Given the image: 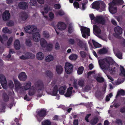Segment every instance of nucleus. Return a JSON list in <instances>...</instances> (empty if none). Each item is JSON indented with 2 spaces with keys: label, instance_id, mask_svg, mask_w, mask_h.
I'll return each mask as SVG.
<instances>
[{
  "label": "nucleus",
  "instance_id": "nucleus-1",
  "mask_svg": "<svg viewBox=\"0 0 125 125\" xmlns=\"http://www.w3.org/2000/svg\"><path fill=\"white\" fill-rule=\"evenodd\" d=\"M24 29L26 33L30 34H33L32 37L34 41L36 42L39 41L40 37V33L38 32L34 33L37 30L36 26L33 25H27L25 27Z\"/></svg>",
  "mask_w": 125,
  "mask_h": 125
},
{
  "label": "nucleus",
  "instance_id": "nucleus-2",
  "mask_svg": "<svg viewBox=\"0 0 125 125\" xmlns=\"http://www.w3.org/2000/svg\"><path fill=\"white\" fill-rule=\"evenodd\" d=\"M99 64L101 69L103 70H108L110 68V65L114 64L112 59L105 58L98 61Z\"/></svg>",
  "mask_w": 125,
  "mask_h": 125
},
{
  "label": "nucleus",
  "instance_id": "nucleus-3",
  "mask_svg": "<svg viewBox=\"0 0 125 125\" xmlns=\"http://www.w3.org/2000/svg\"><path fill=\"white\" fill-rule=\"evenodd\" d=\"M114 30L115 33L113 34L114 36L117 38L120 39V35L122 33V29L120 27L117 26L115 28Z\"/></svg>",
  "mask_w": 125,
  "mask_h": 125
},
{
  "label": "nucleus",
  "instance_id": "nucleus-4",
  "mask_svg": "<svg viewBox=\"0 0 125 125\" xmlns=\"http://www.w3.org/2000/svg\"><path fill=\"white\" fill-rule=\"evenodd\" d=\"M65 69L67 74H70L72 73L73 71V65L68 62H66L65 64Z\"/></svg>",
  "mask_w": 125,
  "mask_h": 125
},
{
  "label": "nucleus",
  "instance_id": "nucleus-5",
  "mask_svg": "<svg viewBox=\"0 0 125 125\" xmlns=\"http://www.w3.org/2000/svg\"><path fill=\"white\" fill-rule=\"evenodd\" d=\"M0 83L4 89L7 88V81L5 76L3 74H0Z\"/></svg>",
  "mask_w": 125,
  "mask_h": 125
},
{
  "label": "nucleus",
  "instance_id": "nucleus-6",
  "mask_svg": "<svg viewBox=\"0 0 125 125\" xmlns=\"http://www.w3.org/2000/svg\"><path fill=\"white\" fill-rule=\"evenodd\" d=\"M25 56L22 55L20 57L21 59L23 60L28 59H33L35 57V55L34 54L30 52L26 53Z\"/></svg>",
  "mask_w": 125,
  "mask_h": 125
},
{
  "label": "nucleus",
  "instance_id": "nucleus-7",
  "mask_svg": "<svg viewBox=\"0 0 125 125\" xmlns=\"http://www.w3.org/2000/svg\"><path fill=\"white\" fill-rule=\"evenodd\" d=\"M36 87L39 88L38 91L42 90L44 88V84L42 81L41 80H39L34 83Z\"/></svg>",
  "mask_w": 125,
  "mask_h": 125
},
{
  "label": "nucleus",
  "instance_id": "nucleus-8",
  "mask_svg": "<svg viewBox=\"0 0 125 125\" xmlns=\"http://www.w3.org/2000/svg\"><path fill=\"white\" fill-rule=\"evenodd\" d=\"M19 8L20 9L25 10L28 8V5L27 3L24 1L20 2L18 5Z\"/></svg>",
  "mask_w": 125,
  "mask_h": 125
},
{
  "label": "nucleus",
  "instance_id": "nucleus-9",
  "mask_svg": "<svg viewBox=\"0 0 125 125\" xmlns=\"http://www.w3.org/2000/svg\"><path fill=\"white\" fill-rule=\"evenodd\" d=\"M10 14L8 10H5L3 13L2 18L4 21H7L9 20L10 18Z\"/></svg>",
  "mask_w": 125,
  "mask_h": 125
},
{
  "label": "nucleus",
  "instance_id": "nucleus-10",
  "mask_svg": "<svg viewBox=\"0 0 125 125\" xmlns=\"http://www.w3.org/2000/svg\"><path fill=\"white\" fill-rule=\"evenodd\" d=\"M109 10L110 12L112 14L116 13L117 11V8L114 6L113 3H109Z\"/></svg>",
  "mask_w": 125,
  "mask_h": 125
},
{
  "label": "nucleus",
  "instance_id": "nucleus-11",
  "mask_svg": "<svg viewBox=\"0 0 125 125\" xmlns=\"http://www.w3.org/2000/svg\"><path fill=\"white\" fill-rule=\"evenodd\" d=\"M95 21L98 23L102 25H104L105 23V21L104 19L100 16L97 17L94 20Z\"/></svg>",
  "mask_w": 125,
  "mask_h": 125
},
{
  "label": "nucleus",
  "instance_id": "nucleus-12",
  "mask_svg": "<svg viewBox=\"0 0 125 125\" xmlns=\"http://www.w3.org/2000/svg\"><path fill=\"white\" fill-rule=\"evenodd\" d=\"M57 26L59 30L62 31L66 29V25L64 23L62 22H59L58 23Z\"/></svg>",
  "mask_w": 125,
  "mask_h": 125
},
{
  "label": "nucleus",
  "instance_id": "nucleus-13",
  "mask_svg": "<svg viewBox=\"0 0 125 125\" xmlns=\"http://www.w3.org/2000/svg\"><path fill=\"white\" fill-rule=\"evenodd\" d=\"M81 33H86L88 36H90V29L89 28L81 26Z\"/></svg>",
  "mask_w": 125,
  "mask_h": 125
},
{
  "label": "nucleus",
  "instance_id": "nucleus-14",
  "mask_svg": "<svg viewBox=\"0 0 125 125\" xmlns=\"http://www.w3.org/2000/svg\"><path fill=\"white\" fill-rule=\"evenodd\" d=\"M18 78L20 81H24L27 79V76L25 72H22L19 74Z\"/></svg>",
  "mask_w": 125,
  "mask_h": 125
},
{
  "label": "nucleus",
  "instance_id": "nucleus-15",
  "mask_svg": "<svg viewBox=\"0 0 125 125\" xmlns=\"http://www.w3.org/2000/svg\"><path fill=\"white\" fill-rule=\"evenodd\" d=\"M100 4L99 1H97L94 2L92 4V8L95 9L97 10H99L100 8Z\"/></svg>",
  "mask_w": 125,
  "mask_h": 125
},
{
  "label": "nucleus",
  "instance_id": "nucleus-16",
  "mask_svg": "<svg viewBox=\"0 0 125 125\" xmlns=\"http://www.w3.org/2000/svg\"><path fill=\"white\" fill-rule=\"evenodd\" d=\"M13 81L14 82L15 88L17 90L22 88L20 82L16 79H14Z\"/></svg>",
  "mask_w": 125,
  "mask_h": 125
},
{
  "label": "nucleus",
  "instance_id": "nucleus-17",
  "mask_svg": "<svg viewBox=\"0 0 125 125\" xmlns=\"http://www.w3.org/2000/svg\"><path fill=\"white\" fill-rule=\"evenodd\" d=\"M95 96L99 100H102L104 97V95L100 91H98L96 93Z\"/></svg>",
  "mask_w": 125,
  "mask_h": 125
},
{
  "label": "nucleus",
  "instance_id": "nucleus-18",
  "mask_svg": "<svg viewBox=\"0 0 125 125\" xmlns=\"http://www.w3.org/2000/svg\"><path fill=\"white\" fill-rule=\"evenodd\" d=\"M93 30L97 34H100L101 33V31L100 28L96 25H93Z\"/></svg>",
  "mask_w": 125,
  "mask_h": 125
},
{
  "label": "nucleus",
  "instance_id": "nucleus-19",
  "mask_svg": "<svg viewBox=\"0 0 125 125\" xmlns=\"http://www.w3.org/2000/svg\"><path fill=\"white\" fill-rule=\"evenodd\" d=\"M37 113V115L41 117L45 116L46 115V110H39Z\"/></svg>",
  "mask_w": 125,
  "mask_h": 125
},
{
  "label": "nucleus",
  "instance_id": "nucleus-20",
  "mask_svg": "<svg viewBox=\"0 0 125 125\" xmlns=\"http://www.w3.org/2000/svg\"><path fill=\"white\" fill-rule=\"evenodd\" d=\"M66 86L65 85L60 87L58 90L59 94L61 95H63L65 92V90H66Z\"/></svg>",
  "mask_w": 125,
  "mask_h": 125
},
{
  "label": "nucleus",
  "instance_id": "nucleus-21",
  "mask_svg": "<svg viewBox=\"0 0 125 125\" xmlns=\"http://www.w3.org/2000/svg\"><path fill=\"white\" fill-rule=\"evenodd\" d=\"M14 46L15 49L16 50H18L20 49L21 45L20 41L19 40H17L15 41Z\"/></svg>",
  "mask_w": 125,
  "mask_h": 125
},
{
  "label": "nucleus",
  "instance_id": "nucleus-22",
  "mask_svg": "<svg viewBox=\"0 0 125 125\" xmlns=\"http://www.w3.org/2000/svg\"><path fill=\"white\" fill-rule=\"evenodd\" d=\"M56 71L58 74H61L62 72L63 69L62 66L60 65H58L56 66Z\"/></svg>",
  "mask_w": 125,
  "mask_h": 125
},
{
  "label": "nucleus",
  "instance_id": "nucleus-23",
  "mask_svg": "<svg viewBox=\"0 0 125 125\" xmlns=\"http://www.w3.org/2000/svg\"><path fill=\"white\" fill-rule=\"evenodd\" d=\"M26 45L28 47H30L32 45V43L31 40L30 39H26L25 42Z\"/></svg>",
  "mask_w": 125,
  "mask_h": 125
},
{
  "label": "nucleus",
  "instance_id": "nucleus-24",
  "mask_svg": "<svg viewBox=\"0 0 125 125\" xmlns=\"http://www.w3.org/2000/svg\"><path fill=\"white\" fill-rule=\"evenodd\" d=\"M40 44L41 46L43 47H45L47 44L46 41L44 38H42L40 40Z\"/></svg>",
  "mask_w": 125,
  "mask_h": 125
},
{
  "label": "nucleus",
  "instance_id": "nucleus-25",
  "mask_svg": "<svg viewBox=\"0 0 125 125\" xmlns=\"http://www.w3.org/2000/svg\"><path fill=\"white\" fill-rule=\"evenodd\" d=\"M35 88L32 87L31 88L29 89L28 94L30 96L33 95L35 94Z\"/></svg>",
  "mask_w": 125,
  "mask_h": 125
},
{
  "label": "nucleus",
  "instance_id": "nucleus-26",
  "mask_svg": "<svg viewBox=\"0 0 125 125\" xmlns=\"http://www.w3.org/2000/svg\"><path fill=\"white\" fill-rule=\"evenodd\" d=\"M37 58L39 60H42L44 58L43 54L41 52H38L37 54Z\"/></svg>",
  "mask_w": 125,
  "mask_h": 125
},
{
  "label": "nucleus",
  "instance_id": "nucleus-27",
  "mask_svg": "<svg viewBox=\"0 0 125 125\" xmlns=\"http://www.w3.org/2000/svg\"><path fill=\"white\" fill-rule=\"evenodd\" d=\"M99 119L97 117H94L91 121V124L92 125H95L98 122Z\"/></svg>",
  "mask_w": 125,
  "mask_h": 125
},
{
  "label": "nucleus",
  "instance_id": "nucleus-28",
  "mask_svg": "<svg viewBox=\"0 0 125 125\" xmlns=\"http://www.w3.org/2000/svg\"><path fill=\"white\" fill-rule=\"evenodd\" d=\"M108 52L106 49V48H103L102 49H100L98 51V53L100 54H104Z\"/></svg>",
  "mask_w": 125,
  "mask_h": 125
},
{
  "label": "nucleus",
  "instance_id": "nucleus-29",
  "mask_svg": "<svg viewBox=\"0 0 125 125\" xmlns=\"http://www.w3.org/2000/svg\"><path fill=\"white\" fill-rule=\"evenodd\" d=\"M113 3L114 4L122 5L124 3L122 0H113Z\"/></svg>",
  "mask_w": 125,
  "mask_h": 125
},
{
  "label": "nucleus",
  "instance_id": "nucleus-30",
  "mask_svg": "<svg viewBox=\"0 0 125 125\" xmlns=\"http://www.w3.org/2000/svg\"><path fill=\"white\" fill-rule=\"evenodd\" d=\"M44 11H42V15L44 17H45V18H47L48 17V16H44V13H47L48 11V6H47L46 7H44Z\"/></svg>",
  "mask_w": 125,
  "mask_h": 125
},
{
  "label": "nucleus",
  "instance_id": "nucleus-31",
  "mask_svg": "<svg viewBox=\"0 0 125 125\" xmlns=\"http://www.w3.org/2000/svg\"><path fill=\"white\" fill-rule=\"evenodd\" d=\"M46 49L48 51H51L53 48V45L51 43H49L46 44Z\"/></svg>",
  "mask_w": 125,
  "mask_h": 125
},
{
  "label": "nucleus",
  "instance_id": "nucleus-32",
  "mask_svg": "<svg viewBox=\"0 0 125 125\" xmlns=\"http://www.w3.org/2000/svg\"><path fill=\"white\" fill-rule=\"evenodd\" d=\"M58 90V86L55 85L53 87V90L52 92V95L55 96L57 94Z\"/></svg>",
  "mask_w": 125,
  "mask_h": 125
},
{
  "label": "nucleus",
  "instance_id": "nucleus-33",
  "mask_svg": "<svg viewBox=\"0 0 125 125\" xmlns=\"http://www.w3.org/2000/svg\"><path fill=\"white\" fill-rule=\"evenodd\" d=\"M78 57L77 55L75 54H72L69 57V59L71 60H75L77 59Z\"/></svg>",
  "mask_w": 125,
  "mask_h": 125
},
{
  "label": "nucleus",
  "instance_id": "nucleus-34",
  "mask_svg": "<svg viewBox=\"0 0 125 125\" xmlns=\"http://www.w3.org/2000/svg\"><path fill=\"white\" fill-rule=\"evenodd\" d=\"M51 122L49 120H45L42 122V125H51Z\"/></svg>",
  "mask_w": 125,
  "mask_h": 125
},
{
  "label": "nucleus",
  "instance_id": "nucleus-35",
  "mask_svg": "<svg viewBox=\"0 0 125 125\" xmlns=\"http://www.w3.org/2000/svg\"><path fill=\"white\" fill-rule=\"evenodd\" d=\"M31 85V82H29L26 83V84L24 86V89L26 90H27L30 89Z\"/></svg>",
  "mask_w": 125,
  "mask_h": 125
},
{
  "label": "nucleus",
  "instance_id": "nucleus-36",
  "mask_svg": "<svg viewBox=\"0 0 125 125\" xmlns=\"http://www.w3.org/2000/svg\"><path fill=\"white\" fill-rule=\"evenodd\" d=\"M53 59V56L51 55H49L48 56L46 57L45 59L46 61L49 62L51 61H52Z\"/></svg>",
  "mask_w": 125,
  "mask_h": 125
},
{
  "label": "nucleus",
  "instance_id": "nucleus-37",
  "mask_svg": "<svg viewBox=\"0 0 125 125\" xmlns=\"http://www.w3.org/2000/svg\"><path fill=\"white\" fill-rule=\"evenodd\" d=\"M76 40L77 42V45L80 47H82L83 46V41L77 38Z\"/></svg>",
  "mask_w": 125,
  "mask_h": 125
},
{
  "label": "nucleus",
  "instance_id": "nucleus-38",
  "mask_svg": "<svg viewBox=\"0 0 125 125\" xmlns=\"http://www.w3.org/2000/svg\"><path fill=\"white\" fill-rule=\"evenodd\" d=\"M21 18L23 21H25L28 18V15L26 13L24 12L22 13L21 16Z\"/></svg>",
  "mask_w": 125,
  "mask_h": 125
},
{
  "label": "nucleus",
  "instance_id": "nucleus-39",
  "mask_svg": "<svg viewBox=\"0 0 125 125\" xmlns=\"http://www.w3.org/2000/svg\"><path fill=\"white\" fill-rule=\"evenodd\" d=\"M30 6H37V2L36 0H31L29 2Z\"/></svg>",
  "mask_w": 125,
  "mask_h": 125
},
{
  "label": "nucleus",
  "instance_id": "nucleus-40",
  "mask_svg": "<svg viewBox=\"0 0 125 125\" xmlns=\"http://www.w3.org/2000/svg\"><path fill=\"white\" fill-rule=\"evenodd\" d=\"M92 42L94 47L96 48H99L101 47V45L96 42L93 40H92Z\"/></svg>",
  "mask_w": 125,
  "mask_h": 125
},
{
  "label": "nucleus",
  "instance_id": "nucleus-41",
  "mask_svg": "<svg viewBox=\"0 0 125 125\" xmlns=\"http://www.w3.org/2000/svg\"><path fill=\"white\" fill-rule=\"evenodd\" d=\"M68 31L69 33L71 34L73 31V29L71 24H70L68 26Z\"/></svg>",
  "mask_w": 125,
  "mask_h": 125
},
{
  "label": "nucleus",
  "instance_id": "nucleus-42",
  "mask_svg": "<svg viewBox=\"0 0 125 125\" xmlns=\"http://www.w3.org/2000/svg\"><path fill=\"white\" fill-rule=\"evenodd\" d=\"M84 69V68L83 67L80 66L79 67L77 70L78 74L80 75L82 74L83 73Z\"/></svg>",
  "mask_w": 125,
  "mask_h": 125
},
{
  "label": "nucleus",
  "instance_id": "nucleus-43",
  "mask_svg": "<svg viewBox=\"0 0 125 125\" xmlns=\"http://www.w3.org/2000/svg\"><path fill=\"white\" fill-rule=\"evenodd\" d=\"M3 98L4 101L7 102L9 101V98L8 95L6 93L3 94Z\"/></svg>",
  "mask_w": 125,
  "mask_h": 125
},
{
  "label": "nucleus",
  "instance_id": "nucleus-44",
  "mask_svg": "<svg viewBox=\"0 0 125 125\" xmlns=\"http://www.w3.org/2000/svg\"><path fill=\"white\" fill-rule=\"evenodd\" d=\"M46 75L50 78H52V73L50 71H47L46 72Z\"/></svg>",
  "mask_w": 125,
  "mask_h": 125
},
{
  "label": "nucleus",
  "instance_id": "nucleus-45",
  "mask_svg": "<svg viewBox=\"0 0 125 125\" xmlns=\"http://www.w3.org/2000/svg\"><path fill=\"white\" fill-rule=\"evenodd\" d=\"M2 31L4 33H11V31L9 30L8 28L6 27L3 28L2 30Z\"/></svg>",
  "mask_w": 125,
  "mask_h": 125
},
{
  "label": "nucleus",
  "instance_id": "nucleus-46",
  "mask_svg": "<svg viewBox=\"0 0 125 125\" xmlns=\"http://www.w3.org/2000/svg\"><path fill=\"white\" fill-rule=\"evenodd\" d=\"M120 70L121 71V74H120V75L123 76L125 78V70L124 68L123 67H121Z\"/></svg>",
  "mask_w": 125,
  "mask_h": 125
},
{
  "label": "nucleus",
  "instance_id": "nucleus-47",
  "mask_svg": "<svg viewBox=\"0 0 125 125\" xmlns=\"http://www.w3.org/2000/svg\"><path fill=\"white\" fill-rule=\"evenodd\" d=\"M116 56L119 59H122V54L120 52H118L115 54Z\"/></svg>",
  "mask_w": 125,
  "mask_h": 125
},
{
  "label": "nucleus",
  "instance_id": "nucleus-48",
  "mask_svg": "<svg viewBox=\"0 0 125 125\" xmlns=\"http://www.w3.org/2000/svg\"><path fill=\"white\" fill-rule=\"evenodd\" d=\"M125 94V92L124 90H121L118 92L117 93L116 97L119 96L120 95H124Z\"/></svg>",
  "mask_w": 125,
  "mask_h": 125
},
{
  "label": "nucleus",
  "instance_id": "nucleus-49",
  "mask_svg": "<svg viewBox=\"0 0 125 125\" xmlns=\"http://www.w3.org/2000/svg\"><path fill=\"white\" fill-rule=\"evenodd\" d=\"M97 81L99 83H102L104 81V79L103 77H96Z\"/></svg>",
  "mask_w": 125,
  "mask_h": 125
},
{
  "label": "nucleus",
  "instance_id": "nucleus-50",
  "mask_svg": "<svg viewBox=\"0 0 125 125\" xmlns=\"http://www.w3.org/2000/svg\"><path fill=\"white\" fill-rule=\"evenodd\" d=\"M13 41V37H10L8 40L7 44L8 46H9L11 44Z\"/></svg>",
  "mask_w": 125,
  "mask_h": 125
},
{
  "label": "nucleus",
  "instance_id": "nucleus-51",
  "mask_svg": "<svg viewBox=\"0 0 125 125\" xmlns=\"http://www.w3.org/2000/svg\"><path fill=\"white\" fill-rule=\"evenodd\" d=\"M78 84L80 86L83 87L84 84V81L83 80H79L78 82Z\"/></svg>",
  "mask_w": 125,
  "mask_h": 125
},
{
  "label": "nucleus",
  "instance_id": "nucleus-52",
  "mask_svg": "<svg viewBox=\"0 0 125 125\" xmlns=\"http://www.w3.org/2000/svg\"><path fill=\"white\" fill-rule=\"evenodd\" d=\"M102 2L103 3L101 4L100 6V9L103 11H105V10L106 5L104 2Z\"/></svg>",
  "mask_w": 125,
  "mask_h": 125
},
{
  "label": "nucleus",
  "instance_id": "nucleus-53",
  "mask_svg": "<svg viewBox=\"0 0 125 125\" xmlns=\"http://www.w3.org/2000/svg\"><path fill=\"white\" fill-rule=\"evenodd\" d=\"M81 56L83 58H85L86 56V53L83 51H81L80 52Z\"/></svg>",
  "mask_w": 125,
  "mask_h": 125
},
{
  "label": "nucleus",
  "instance_id": "nucleus-54",
  "mask_svg": "<svg viewBox=\"0 0 125 125\" xmlns=\"http://www.w3.org/2000/svg\"><path fill=\"white\" fill-rule=\"evenodd\" d=\"M115 123L119 125H122V121L120 119H116L115 121Z\"/></svg>",
  "mask_w": 125,
  "mask_h": 125
},
{
  "label": "nucleus",
  "instance_id": "nucleus-55",
  "mask_svg": "<svg viewBox=\"0 0 125 125\" xmlns=\"http://www.w3.org/2000/svg\"><path fill=\"white\" fill-rule=\"evenodd\" d=\"M68 41L69 44L72 45L74 44L75 43L74 40L72 38L69 39L68 40Z\"/></svg>",
  "mask_w": 125,
  "mask_h": 125
},
{
  "label": "nucleus",
  "instance_id": "nucleus-56",
  "mask_svg": "<svg viewBox=\"0 0 125 125\" xmlns=\"http://www.w3.org/2000/svg\"><path fill=\"white\" fill-rule=\"evenodd\" d=\"M6 24L7 26H8L11 27L14 25V23L13 21L10 20L8 22H7Z\"/></svg>",
  "mask_w": 125,
  "mask_h": 125
},
{
  "label": "nucleus",
  "instance_id": "nucleus-57",
  "mask_svg": "<svg viewBox=\"0 0 125 125\" xmlns=\"http://www.w3.org/2000/svg\"><path fill=\"white\" fill-rule=\"evenodd\" d=\"M72 93V92H69L68 91H67L66 93L64 95L66 97H69L71 95Z\"/></svg>",
  "mask_w": 125,
  "mask_h": 125
},
{
  "label": "nucleus",
  "instance_id": "nucleus-58",
  "mask_svg": "<svg viewBox=\"0 0 125 125\" xmlns=\"http://www.w3.org/2000/svg\"><path fill=\"white\" fill-rule=\"evenodd\" d=\"M120 106V104L118 103H114L113 105H111L110 106L111 107H115V108H118Z\"/></svg>",
  "mask_w": 125,
  "mask_h": 125
},
{
  "label": "nucleus",
  "instance_id": "nucleus-59",
  "mask_svg": "<svg viewBox=\"0 0 125 125\" xmlns=\"http://www.w3.org/2000/svg\"><path fill=\"white\" fill-rule=\"evenodd\" d=\"M73 5L74 7L76 8L77 9L79 8V4L78 2L74 1L73 3Z\"/></svg>",
  "mask_w": 125,
  "mask_h": 125
},
{
  "label": "nucleus",
  "instance_id": "nucleus-60",
  "mask_svg": "<svg viewBox=\"0 0 125 125\" xmlns=\"http://www.w3.org/2000/svg\"><path fill=\"white\" fill-rule=\"evenodd\" d=\"M54 8L58 10L61 8V6L59 4H56L54 6Z\"/></svg>",
  "mask_w": 125,
  "mask_h": 125
},
{
  "label": "nucleus",
  "instance_id": "nucleus-61",
  "mask_svg": "<svg viewBox=\"0 0 125 125\" xmlns=\"http://www.w3.org/2000/svg\"><path fill=\"white\" fill-rule=\"evenodd\" d=\"M55 49L56 50H59L60 49V46L59 43L57 42L55 44Z\"/></svg>",
  "mask_w": 125,
  "mask_h": 125
},
{
  "label": "nucleus",
  "instance_id": "nucleus-62",
  "mask_svg": "<svg viewBox=\"0 0 125 125\" xmlns=\"http://www.w3.org/2000/svg\"><path fill=\"white\" fill-rule=\"evenodd\" d=\"M43 35L45 38H48L49 37V34L45 31L44 32Z\"/></svg>",
  "mask_w": 125,
  "mask_h": 125
},
{
  "label": "nucleus",
  "instance_id": "nucleus-63",
  "mask_svg": "<svg viewBox=\"0 0 125 125\" xmlns=\"http://www.w3.org/2000/svg\"><path fill=\"white\" fill-rule=\"evenodd\" d=\"M49 15L51 19L52 20L53 19L54 17V14L52 12H50L49 13Z\"/></svg>",
  "mask_w": 125,
  "mask_h": 125
},
{
  "label": "nucleus",
  "instance_id": "nucleus-64",
  "mask_svg": "<svg viewBox=\"0 0 125 125\" xmlns=\"http://www.w3.org/2000/svg\"><path fill=\"white\" fill-rule=\"evenodd\" d=\"M91 115V114H89L87 115L85 117V120L87 122H89V121L88 120V118Z\"/></svg>",
  "mask_w": 125,
  "mask_h": 125
}]
</instances>
